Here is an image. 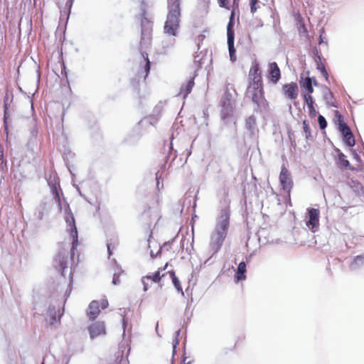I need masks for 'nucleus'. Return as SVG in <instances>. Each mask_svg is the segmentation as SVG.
Instances as JSON below:
<instances>
[{
    "label": "nucleus",
    "mask_w": 364,
    "mask_h": 364,
    "mask_svg": "<svg viewBox=\"0 0 364 364\" xmlns=\"http://www.w3.org/2000/svg\"><path fill=\"white\" fill-rule=\"evenodd\" d=\"M246 93L257 105L264 100L262 71L259 63L257 60L252 61L249 70Z\"/></svg>",
    "instance_id": "nucleus-1"
},
{
    "label": "nucleus",
    "mask_w": 364,
    "mask_h": 364,
    "mask_svg": "<svg viewBox=\"0 0 364 364\" xmlns=\"http://www.w3.org/2000/svg\"><path fill=\"white\" fill-rule=\"evenodd\" d=\"M141 58L143 62L140 63V68L137 70V77L139 80L142 78L145 80L150 72V61L146 53H142Z\"/></svg>",
    "instance_id": "nucleus-11"
},
{
    "label": "nucleus",
    "mask_w": 364,
    "mask_h": 364,
    "mask_svg": "<svg viewBox=\"0 0 364 364\" xmlns=\"http://www.w3.org/2000/svg\"><path fill=\"white\" fill-rule=\"evenodd\" d=\"M304 103L306 104L308 107L309 115L314 118L317 114V111L314 107V101L312 96L309 94H303Z\"/></svg>",
    "instance_id": "nucleus-17"
},
{
    "label": "nucleus",
    "mask_w": 364,
    "mask_h": 364,
    "mask_svg": "<svg viewBox=\"0 0 364 364\" xmlns=\"http://www.w3.org/2000/svg\"><path fill=\"white\" fill-rule=\"evenodd\" d=\"M319 214L318 209L311 208L309 210V220L306 224L313 231L319 224Z\"/></svg>",
    "instance_id": "nucleus-15"
},
{
    "label": "nucleus",
    "mask_w": 364,
    "mask_h": 364,
    "mask_svg": "<svg viewBox=\"0 0 364 364\" xmlns=\"http://www.w3.org/2000/svg\"><path fill=\"white\" fill-rule=\"evenodd\" d=\"M168 266V262H167L163 267H159L156 272L142 277L141 283L144 291H146L152 284H159L161 282L162 277L164 276V274H161V272L166 270Z\"/></svg>",
    "instance_id": "nucleus-4"
},
{
    "label": "nucleus",
    "mask_w": 364,
    "mask_h": 364,
    "mask_svg": "<svg viewBox=\"0 0 364 364\" xmlns=\"http://www.w3.org/2000/svg\"><path fill=\"white\" fill-rule=\"evenodd\" d=\"M282 91L286 98L290 100H296L298 97L299 90L296 82L285 84L282 86Z\"/></svg>",
    "instance_id": "nucleus-14"
},
{
    "label": "nucleus",
    "mask_w": 364,
    "mask_h": 364,
    "mask_svg": "<svg viewBox=\"0 0 364 364\" xmlns=\"http://www.w3.org/2000/svg\"><path fill=\"white\" fill-rule=\"evenodd\" d=\"M258 0H250V11L254 14L257 9Z\"/></svg>",
    "instance_id": "nucleus-33"
},
{
    "label": "nucleus",
    "mask_w": 364,
    "mask_h": 364,
    "mask_svg": "<svg viewBox=\"0 0 364 364\" xmlns=\"http://www.w3.org/2000/svg\"><path fill=\"white\" fill-rule=\"evenodd\" d=\"M296 26L299 33H306L307 32L304 19L300 14L295 15Z\"/></svg>",
    "instance_id": "nucleus-21"
},
{
    "label": "nucleus",
    "mask_w": 364,
    "mask_h": 364,
    "mask_svg": "<svg viewBox=\"0 0 364 364\" xmlns=\"http://www.w3.org/2000/svg\"><path fill=\"white\" fill-rule=\"evenodd\" d=\"M246 263L241 262L237 267V270L235 273V278L237 282L244 280L246 279Z\"/></svg>",
    "instance_id": "nucleus-19"
},
{
    "label": "nucleus",
    "mask_w": 364,
    "mask_h": 364,
    "mask_svg": "<svg viewBox=\"0 0 364 364\" xmlns=\"http://www.w3.org/2000/svg\"><path fill=\"white\" fill-rule=\"evenodd\" d=\"M236 0H234V3L235 2Z\"/></svg>",
    "instance_id": "nucleus-46"
},
{
    "label": "nucleus",
    "mask_w": 364,
    "mask_h": 364,
    "mask_svg": "<svg viewBox=\"0 0 364 364\" xmlns=\"http://www.w3.org/2000/svg\"><path fill=\"white\" fill-rule=\"evenodd\" d=\"M230 210L225 208L220 210L215 228L210 235L209 246L213 255L219 252L228 235L230 226Z\"/></svg>",
    "instance_id": "nucleus-2"
},
{
    "label": "nucleus",
    "mask_w": 364,
    "mask_h": 364,
    "mask_svg": "<svg viewBox=\"0 0 364 364\" xmlns=\"http://www.w3.org/2000/svg\"><path fill=\"white\" fill-rule=\"evenodd\" d=\"M88 331L91 338H95L97 336L105 335L106 328L105 322L98 321L92 323L88 327Z\"/></svg>",
    "instance_id": "nucleus-13"
},
{
    "label": "nucleus",
    "mask_w": 364,
    "mask_h": 364,
    "mask_svg": "<svg viewBox=\"0 0 364 364\" xmlns=\"http://www.w3.org/2000/svg\"><path fill=\"white\" fill-rule=\"evenodd\" d=\"M63 311H64L63 309L62 311L60 309H58V318H56V311H55V309L50 308L49 314H50V318L49 319V323L50 325H53L55 323H59L60 321V318H61L62 315L63 314Z\"/></svg>",
    "instance_id": "nucleus-20"
},
{
    "label": "nucleus",
    "mask_w": 364,
    "mask_h": 364,
    "mask_svg": "<svg viewBox=\"0 0 364 364\" xmlns=\"http://www.w3.org/2000/svg\"><path fill=\"white\" fill-rule=\"evenodd\" d=\"M132 85H133V86H135V85H136V80H135V79H133V80H132Z\"/></svg>",
    "instance_id": "nucleus-44"
},
{
    "label": "nucleus",
    "mask_w": 364,
    "mask_h": 364,
    "mask_svg": "<svg viewBox=\"0 0 364 364\" xmlns=\"http://www.w3.org/2000/svg\"><path fill=\"white\" fill-rule=\"evenodd\" d=\"M316 68L321 72V75L325 77V79L328 80V74L324 64L322 63L321 58H319V63H318V65H316Z\"/></svg>",
    "instance_id": "nucleus-29"
},
{
    "label": "nucleus",
    "mask_w": 364,
    "mask_h": 364,
    "mask_svg": "<svg viewBox=\"0 0 364 364\" xmlns=\"http://www.w3.org/2000/svg\"><path fill=\"white\" fill-rule=\"evenodd\" d=\"M228 50L230 53V57L231 60L234 61L236 59L235 57V49L234 48V36L229 37V39H228Z\"/></svg>",
    "instance_id": "nucleus-24"
},
{
    "label": "nucleus",
    "mask_w": 364,
    "mask_h": 364,
    "mask_svg": "<svg viewBox=\"0 0 364 364\" xmlns=\"http://www.w3.org/2000/svg\"><path fill=\"white\" fill-rule=\"evenodd\" d=\"M233 17H234V11H232L230 19V21H229V23L228 24V27H227L228 39H229V37L230 36V35L232 36H234V32L232 31V27H233L232 19H233Z\"/></svg>",
    "instance_id": "nucleus-30"
},
{
    "label": "nucleus",
    "mask_w": 364,
    "mask_h": 364,
    "mask_svg": "<svg viewBox=\"0 0 364 364\" xmlns=\"http://www.w3.org/2000/svg\"><path fill=\"white\" fill-rule=\"evenodd\" d=\"M325 100L327 101V102L331 105V106H333V107H336V105H334L331 101V100L333 99V93L328 90V93L326 94L325 97H324Z\"/></svg>",
    "instance_id": "nucleus-34"
},
{
    "label": "nucleus",
    "mask_w": 364,
    "mask_h": 364,
    "mask_svg": "<svg viewBox=\"0 0 364 364\" xmlns=\"http://www.w3.org/2000/svg\"><path fill=\"white\" fill-rule=\"evenodd\" d=\"M303 129L305 133V138L306 140H311L312 139L311 132L309 124L306 120H304L302 122Z\"/></svg>",
    "instance_id": "nucleus-28"
},
{
    "label": "nucleus",
    "mask_w": 364,
    "mask_h": 364,
    "mask_svg": "<svg viewBox=\"0 0 364 364\" xmlns=\"http://www.w3.org/2000/svg\"><path fill=\"white\" fill-rule=\"evenodd\" d=\"M345 143L349 146H353L355 144L354 136L352 132H349L346 134L343 135Z\"/></svg>",
    "instance_id": "nucleus-27"
},
{
    "label": "nucleus",
    "mask_w": 364,
    "mask_h": 364,
    "mask_svg": "<svg viewBox=\"0 0 364 364\" xmlns=\"http://www.w3.org/2000/svg\"><path fill=\"white\" fill-rule=\"evenodd\" d=\"M318 122L321 129H324L327 127V122L324 117L319 115L318 117Z\"/></svg>",
    "instance_id": "nucleus-32"
},
{
    "label": "nucleus",
    "mask_w": 364,
    "mask_h": 364,
    "mask_svg": "<svg viewBox=\"0 0 364 364\" xmlns=\"http://www.w3.org/2000/svg\"><path fill=\"white\" fill-rule=\"evenodd\" d=\"M109 303L107 299H102L100 301H92L87 311V315L89 319L91 321L95 320V318L100 314L101 309H105L108 307Z\"/></svg>",
    "instance_id": "nucleus-5"
},
{
    "label": "nucleus",
    "mask_w": 364,
    "mask_h": 364,
    "mask_svg": "<svg viewBox=\"0 0 364 364\" xmlns=\"http://www.w3.org/2000/svg\"><path fill=\"white\" fill-rule=\"evenodd\" d=\"M109 364H119V362L117 359H114V360L110 361L109 363Z\"/></svg>",
    "instance_id": "nucleus-43"
},
{
    "label": "nucleus",
    "mask_w": 364,
    "mask_h": 364,
    "mask_svg": "<svg viewBox=\"0 0 364 364\" xmlns=\"http://www.w3.org/2000/svg\"><path fill=\"white\" fill-rule=\"evenodd\" d=\"M336 152L338 154L336 159V164L338 168H348L350 170H354L355 168L350 166L349 161L346 159V156L343 154L339 149H336Z\"/></svg>",
    "instance_id": "nucleus-16"
},
{
    "label": "nucleus",
    "mask_w": 364,
    "mask_h": 364,
    "mask_svg": "<svg viewBox=\"0 0 364 364\" xmlns=\"http://www.w3.org/2000/svg\"><path fill=\"white\" fill-rule=\"evenodd\" d=\"M220 104L222 118L225 119L233 112L235 101L232 95L225 92L221 98Z\"/></svg>",
    "instance_id": "nucleus-6"
},
{
    "label": "nucleus",
    "mask_w": 364,
    "mask_h": 364,
    "mask_svg": "<svg viewBox=\"0 0 364 364\" xmlns=\"http://www.w3.org/2000/svg\"><path fill=\"white\" fill-rule=\"evenodd\" d=\"M205 38V36L203 33L198 35L196 38V43H197L198 47L200 46V43L204 41Z\"/></svg>",
    "instance_id": "nucleus-36"
},
{
    "label": "nucleus",
    "mask_w": 364,
    "mask_h": 364,
    "mask_svg": "<svg viewBox=\"0 0 364 364\" xmlns=\"http://www.w3.org/2000/svg\"><path fill=\"white\" fill-rule=\"evenodd\" d=\"M168 273L169 274V276L172 280L173 284L174 287L176 288V289L178 292H181L183 294V289L181 287V284L178 278L176 277L175 271L172 269V270L168 271Z\"/></svg>",
    "instance_id": "nucleus-23"
},
{
    "label": "nucleus",
    "mask_w": 364,
    "mask_h": 364,
    "mask_svg": "<svg viewBox=\"0 0 364 364\" xmlns=\"http://www.w3.org/2000/svg\"><path fill=\"white\" fill-rule=\"evenodd\" d=\"M4 147L1 144H0V163H3V159H4Z\"/></svg>",
    "instance_id": "nucleus-40"
},
{
    "label": "nucleus",
    "mask_w": 364,
    "mask_h": 364,
    "mask_svg": "<svg viewBox=\"0 0 364 364\" xmlns=\"http://www.w3.org/2000/svg\"><path fill=\"white\" fill-rule=\"evenodd\" d=\"M68 255L67 250H62L58 252L54 259L55 267L60 271L63 276L65 269L68 267Z\"/></svg>",
    "instance_id": "nucleus-10"
},
{
    "label": "nucleus",
    "mask_w": 364,
    "mask_h": 364,
    "mask_svg": "<svg viewBox=\"0 0 364 364\" xmlns=\"http://www.w3.org/2000/svg\"><path fill=\"white\" fill-rule=\"evenodd\" d=\"M364 265V255H357L353 258V262L350 264L351 268H357Z\"/></svg>",
    "instance_id": "nucleus-25"
},
{
    "label": "nucleus",
    "mask_w": 364,
    "mask_h": 364,
    "mask_svg": "<svg viewBox=\"0 0 364 364\" xmlns=\"http://www.w3.org/2000/svg\"><path fill=\"white\" fill-rule=\"evenodd\" d=\"M152 23L146 18L142 19L141 36L140 40V45L141 46H146L150 44L152 38Z\"/></svg>",
    "instance_id": "nucleus-7"
},
{
    "label": "nucleus",
    "mask_w": 364,
    "mask_h": 364,
    "mask_svg": "<svg viewBox=\"0 0 364 364\" xmlns=\"http://www.w3.org/2000/svg\"><path fill=\"white\" fill-rule=\"evenodd\" d=\"M338 121H339V130L342 133L343 135L346 134L347 133H349V132H351L350 129L348 127V126L344 123L342 120L341 115H338Z\"/></svg>",
    "instance_id": "nucleus-26"
},
{
    "label": "nucleus",
    "mask_w": 364,
    "mask_h": 364,
    "mask_svg": "<svg viewBox=\"0 0 364 364\" xmlns=\"http://www.w3.org/2000/svg\"><path fill=\"white\" fill-rule=\"evenodd\" d=\"M195 85L194 77L191 78L185 85H183L180 89L178 92V95L183 97V99H186L188 95L192 91L193 87Z\"/></svg>",
    "instance_id": "nucleus-18"
},
{
    "label": "nucleus",
    "mask_w": 364,
    "mask_h": 364,
    "mask_svg": "<svg viewBox=\"0 0 364 364\" xmlns=\"http://www.w3.org/2000/svg\"><path fill=\"white\" fill-rule=\"evenodd\" d=\"M268 79L274 85L277 84L281 79V70L276 62L268 65Z\"/></svg>",
    "instance_id": "nucleus-12"
},
{
    "label": "nucleus",
    "mask_w": 364,
    "mask_h": 364,
    "mask_svg": "<svg viewBox=\"0 0 364 364\" xmlns=\"http://www.w3.org/2000/svg\"><path fill=\"white\" fill-rule=\"evenodd\" d=\"M6 112L5 111V114H4V128H5V132L6 133V135L8 136L9 127H8L7 118H6Z\"/></svg>",
    "instance_id": "nucleus-39"
},
{
    "label": "nucleus",
    "mask_w": 364,
    "mask_h": 364,
    "mask_svg": "<svg viewBox=\"0 0 364 364\" xmlns=\"http://www.w3.org/2000/svg\"><path fill=\"white\" fill-rule=\"evenodd\" d=\"M53 193L55 194V199L58 202L60 203V196H59V193L58 192V190L56 188V187H54L53 188Z\"/></svg>",
    "instance_id": "nucleus-37"
},
{
    "label": "nucleus",
    "mask_w": 364,
    "mask_h": 364,
    "mask_svg": "<svg viewBox=\"0 0 364 364\" xmlns=\"http://www.w3.org/2000/svg\"><path fill=\"white\" fill-rule=\"evenodd\" d=\"M60 66L61 68V74L64 75L65 77H67V73L65 71V66L63 62H60Z\"/></svg>",
    "instance_id": "nucleus-38"
},
{
    "label": "nucleus",
    "mask_w": 364,
    "mask_h": 364,
    "mask_svg": "<svg viewBox=\"0 0 364 364\" xmlns=\"http://www.w3.org/2000/svg\"><path fill=\"white\" fill-rule=\"evenodd\" d=\"M316 58L315 59V62L316 63V65H318V63H319V58H321V56L318 55V51L316 52Z\"/></svg>",
    "instance_id": "nucleus-42"
},
{
    "label": "nucleus",
    "mask_w": 364,
    "mask_h": 364,
    "mask_svg": "<svg viewBox=\"0 0 364 364\" xmlns=\"http://www.w3.org/2000/svg\"><path fill=\"white\" fill-rule=\"evenodd\" d=\"M73 1H74V0H68V2L70 3V6H72Z\"/></svg>",
    "instance_id": "nucleus-45"
},
{
    "label": "nucleus",
    "mask_w": 364,
    "mask_h": 364,
    "mask_svg": "<svg viewBox=\"0 0 364 364\" xmlns=\"http://www.w3.org/2000/svg\"><path fill=\"white\" fill-rule=\"evenodd\" d=\"M218 3L220 7L230 9L229 0H218Z\"/></svg>",
    "instance_id": "nucleus-35"
},
{
    "label": "nucleus",
    "mask_w": 364,
    "mask_h": 364,
    "mask_svg": "<svg viewBox=\"0 0 364 364\" xmlns=\"http://www.w3.org/2000/svg\"><path fill=\"white\" fill-rule=\"evenodd\" d=\"M279 182L282 189L287 192V196L290 198L291 191L293 188V181L291 177V173L284 166L282 167L279 174Z\"/></svg>",
    "instance_id": "nucleus-8"
},
{
    "label": "nucleus",
    "mask_w": 364,
    "mask_h": 364,
    "mask_svg": "<svg viewBox=\"0 0 364 364\" xmlns=\"http://www.w3.org/2000/svg\"><path fill=\"white\" fill-rule=\"evenodd\" d=\"M65 222L70 227V235L73 238L72 250H75L78 245L77 230L75 225L74 215L70 209L66 212Z\"/></svg>",
    "instance_id": "nucleus-9"
},
{
    "label": "nucleus",
    "mask_w": 364,
    "mask_h": 364,
    "mask_svg": "<svg viewBox=\"0 0 364 364\" xmlns=\"http://www.w3.org/2000/svg\"><path fill=\"white\" fill-rule=\"evenodd\" d=\"M123 272V271L118 270L117 272H114L113 273V279H112V284L114 285L119 284L120 283V275Z\"/></svg>",
    "instance_id": "nucleus-31"
},
{
    "label": "nucleus",
    "mask_w": 364,
    "mask_h": 364,
    "mask_svg": "<svg viewBox=\"0 0 364 364\" xmlns=\"http://www.w3.org/2000/svg\"><path fill=\"white\" fill-rule=\"evenodd\" d=\"M301 87L305 89L307 92L306 94H311L314 92V87L312 86V80L309 77H306L302 82H300Z\"/></svg>",
    "instance_id": "nucleus-22"
},
{
    "label": "nucleus",
    "mask_w": 364,
    "mask_h": 364,
    "mask_svg": "<svg viewBox=\"0 0 364 364\" xmlns=\"http://www.w3.org/2000/svg\"><path fill=\"white\" fill-rule=\"evenodd\" d=\"M168 14L164 23L165 33L176 36L180 27V0H167Z\"/></svg>",
    "instance_id": "nucleus-3"
},
{
    "label": "nucleus",
    "mask_w": 364,
    "mask_h": 364,
    "mask_svg": "<svg viewBox=\"0 0 364 364\" xmlns=\"http://www.w3.org/2000/svg\"><path fill=\"white\" fill-rule=\"evenodd\" d=\"M161 248H162V247H161V248L159 249V250L157 252V253H156V255H154L153 252H152V251H151V253H150V254H151V257H152V258H155V257H157V255H160V254H161Z\"/></svg>",
    "instance_id": "nucleus-41"
}]
</instances>
